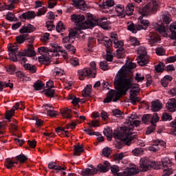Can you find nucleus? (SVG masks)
<instances>
[{
  "label": "nucleus",
  "instance_id": "obj_1",
  "mask_svg": "<svg viewBox=\"0 0 176 176\" xmlns=\"http://www.w3.org/2000/svg\"><path fill=\"white\" fill-rule=\"evenodd\" d=\"M134 79L131 76L128 77H117L114 79L116 90L111 89L107 93V96L103 100V102L109 103L113 100V102L119 101L122 96L126 94L129 89H140L138 84L133 83ZM114 98V99H113Z\"/></svg>",
  "mask_w": 176,
  "mask_h": 176
},
{
  "label": "nucleus",
  "instance_id": "obj_2",
  "mask_svg": "<svg viewBox=\"0 0 176 176\" xmlns=\"http://www.w3.org/2000/svg\"><path fill=\"white\" fill-rule=\"evenodd\" d=\"M126 124L124 126L120 128V131L118 132H114L113 135L116 140H120L121 142L125 144V145H131V141L134 140V138L131 136L133 134V130H134V126L138 127L141 124V121L138 120H133L130 116L126 120Z\"/></svg>",
  "mask_w": 176,
  "mask_h": 176
},
{
  "label": "nucleus",
  "instance_id": "obj_3",
  "mask_svg": "<svg viewBox=\"0 0 176 176\" xmlns=\"http://www.w3.org/2000/svg\"><path fill=\"white\" fill-rule=\"evenodd\" d=\"M71 20L75 23L78 30H87V28H93L94 23L88 20L85 21V15L74 14L71 16ZM84 21V22H83Z\"/></svg>",
  "mask_w": 176,
  "mask_h": 176
},
{
  "label": "nucleus",
  "instance_id": "obj_4",
  "mask_svg": "<svg viewBox=\"0 0 176 176\" xmlns=\"http://www.w3.org/2000/svg\"><path fill=\"white\" fill-rule=\"evenodd\" d=\"M159 8V0H153L151 3H147L143 8L139 10L142 17H146L152 13H155Z\"/></svg>",
  "mask_w": 176,
  "mask_h": 176
},
{
  "label": "nucleus",
  "instance_id": "obj_5",
  "mask_svg": "<svg viewBox=\"0 0 176 176\" xmlns=\"http://www.w3.org/2000/svg\"><path fill=\"white\" fill-rule=\"evenodd\" d=\"M89 65V69L85 68L78 71V76L80 80H83L86 76H91V78H96V74H97V67L96 65H97V64L96 62L92 61L90 63Z\"/></svg>",
  "mask_w": 176,
  "mask_h": 176
},
{
  "label": "nucleus",
  "instance_id": "obj_6",
  "mask_svg": "<svg viewBox=\"0 0 176 176\" xmlns=\"http://www.w3.org/2000/svg\"><path fill=\"white\" fill-rule=\"evenodd\" d=\"M144 16H139V20L140 23L134 24L131 23L128 25V30L133 32V34H137V31H141V30H146L147 27H149L151 24L149 21L144 19Z\"/></svg>",
  "mask_w": 176,
  "mask_h": 176
},
{
  "label": "nucleus",
  "instance_id": "obj_7",
  "mask_svg": "<svg viewBox=\"0 0 176 176\" xmlns=\"http://www.w3.org/2000/svg\"><path fill=\"white\" fill-rule=\"evenodd\" d=\"M137 67V65L135 63L130 62L128 65H124L122 68L118 72L115 76V79L117 78H128L127 73L130 72L131 69H134Z\"/></svg>",
  "mask_w": 176,
  "mask_h": 176
},
{
  "label": "nucleus",
  "instance_id": "obj_8",
  "mask_svg": "<svg viewBox=\"0 0 176 176\" xmlns=\"http://www.w3.org/2000/svg\"><path fill=\"white\" fill-rule=\"evenodd\" d=\"M138 56L136 58L138 61V64L141 67H144V65H146L148 63V58H146V48L145 47L140 46L138 49Z\"/></svg>",
  "mask_w": 176,
  "mask_h": 176
},
{
  "label": "nucleus",
  "instance_id": "obj_9",
  "mask_svg": "<svg viewBox=\"0 0 176 176\" xmlns=\"http://www.w3.org/2000/svg\"><path fill=\"white\" fill-rule=\"evenodd\" d=\"M140 167L142 171H148L151 168H160V166H155L156 162H151L149 158L144 157L140 159Z\"/></svg>",
  "mask_w": 176,
  "mask_h": 176
},
{
  "label": "nucleus",
  "instance_id": "obj_10",
  "mask_svg": "<svg viewBox=\"0 0 176 176\" xmlns=\"http://www.w3.org/2000/svg\"><path fill=\"white\" fill-rule=\"evenodd\" d=\"M98 41L99 43L104 45L107 49V54L106 56L107 61H112V60H113V56L111 54V50L109 49V47L112 46V41H111V38L104 36L102 38L98 39Z\"/></svg>",
  "mask_w": 176,
  "mask_h": 176
},
{
  "label": "nucleus",
  "instance_id": "obj_11",
  "mask_svg": "<svg viewBox=\"0 0 176 176\" xmlns=\"http://www.w3.org/2000/svg\"><path fill=\"white\" fill-rule=\"evenodd\" d=\"M162 164V169L164 170V174L162 176H169L173 174V169L171 166L173 164L168 157H164L161 160Z\"/></svg>",
  "mask_w": 176,
  "mask_h": 176
},
{
  "label": "nucleus",
  "instance_id": "obj_12",
  "mask_svg": "<svg viewBox=\"0 0 176 176\" xmlns=\"http://www.w3.org/2000/svg\"><path fill=\"white\" fill-rule=\"evenodd\" d=\"M9 56L12 61H17V58L21 56V52L19 51V47L14 45H8Z\"/></svg>",
  "mask_w": 176,
  "mask_h": 176
},
{
  "label": "nucleus",
  "instance_id": "obj_13",
  "mask_svg": "<svg viewBox=\"0 0 176 176\" xmlns=\"http://www.w3.org/2000/svg\"><path fill=\"white\" fill-rule=\"evenodd\" d=\"M38 53H41V54H42V53H46L45 56H45V55H42L38 57V61L40 63H44V61H49L50 60V58H49V53L52 51V49H49L47 47H41L38 48Z\"/></svg>",
  "mask_w": 176,
  "mask_h": 176
},
{
  "label": "nucleus",
  "instance_id": "obj_14",
  "mask_svg": "<svg viewBox=\"0 0 176 176\" xmlns=\"http://www.w3.org/2000/svg\"><path fill=\"white\" fill-rule=\"evenodd\" d=\"M140 91H141V89L140 88L131 89L130 91V100L131 102H132L133 105H135L137 102H140V101H141V98L137 96L138 94H140Z\"/></svg>",
  "mask_w": 176,
  "mask_h": 176
},
{
  "label": "nucleus",
  "instance_id": "obj_15",
  "mask_svg": "<svg viewBox=\"0 0 176 176\" xmlns=\"http://www.w3.org/2000/svg\"><path fill=\"white\" fill-rule=\"evenodd\" d=\"M138 168L137 166H133L130 168H127L125 170L121 173H118L117 176H132L135 175V174H138Z\"/></svg>",
  "mask_w": 176,
  "mask_h": 176
},
{
  "label": "nucleus",
  "instance_id": "obj_16",
  "mask_svg": "<svg viewBox=\"0 0 176 176\" xmlns=\"http://www.w3.org/2000/svg\"><path fill=\"white\" fill-rule=\"evenodd\" d=\"M160 146H166V142L163 140H154L153 144L148 147V151L151 152H157L160 150Z\"/></svg>",
  "mask_w": 176,
  "mask_h": 176
},
{
  "label": "nucleus",
  "instance_id": "obj_17",
  "mask_svg": "<svg viewBox=\"0 0 176 176\" xmlns=\"http://www.w3.org/2000/svg\"><path fill=\"white\" fill-rule=\"evenodd\" d=\"M35 55L36 54L32 44L28 45V48L25 49L21 54V56H26V57H34Z\"/></svg>",
  "mask_w": 176,
  "mask_h": 176
},
{
  "label": "nucleus",
  "instance_id": "obj_18",
  "mask_svg": "<svg viewBox=\"0 0 176 176\" xmlns=\"http://www.w3.org/2000/svg\"><path fill=\"white\" fill-rule=\"evenodd\" d=\"M73 2V6L74 8H76V9H80V10H82L85 12L86 9L87 8V5H86V3L85 2V0H72Z\"/></svg>",
  "mask_w": 176,
  "mask_h": 176
},
{
  "label": "nucleus",
  "instance_id": "obj_19",
  "mask_svg": "<svg viewBox=\"0 0 176 176\" xmlns=\"http://www.w3.org/2000/svg\"><path fill=\"white\" fill-rule=\"evenodd\" d=\"M91 168H85L83 169L81 171V174L83 176H92L94 175V174H97V168H94V166H93V165H91L89 166Z\"/></svg>",
  "mask_w": 176,
  "mask_h": 176
},
{
  "label": "nucleus",
  "instance_id": "obj_20",
  "mask_svg": "<svg viewBox=\"0 0 176 176\" xmlns=\"http://www.w3.org/2000/svg\"><path fill=\"white\" fill-rule=\"evenodd\" d=\"M169 112H175L176 111V100L175 98L170 99L166 104Z\"/></svg>",
  "mask_w": 176,
  "mask_h": 176
},
{
  "label": "nucleus",
  "instance_id": "obj_21",
  "mask_svg": "<svg viewBox=\"0 0 176 176\" xmlns=\"http://www.w3.org/2000/svg\"><path fill=\"white\" fill-rule=\"evenodd\" d=\"M33 31H35V28L34 25L29 24L27 25L23 26L20 30V34H30V32H33Z\"/></svg>",
  "mask_w": 176,
  "mask_h": 176
},
{
  "label": "nucleus",
  "instance_id": "obj_22",
  "mask_svg": "<svg viewBox=\"0 0 176 176\" xmlns=\"http://www.w3.org/2000/svg\"><path fill=\"white\" fill-rule=\"evenodd\" d=\"M36 14L34 11H28L26 12L23 13L19 18L23 19L24 20H30V19H34Z\"/></svg>",
  "mask_w": 176,
  "mask_h": 176
},
{
  "label": "nucleus",
  "instance_id": "obj_23",
  "mask_svg": "<svg viewBox=\"0 0 176 176\" xmlns=\"http://www.w3.org/2000/svg\"><path fill=\"white\" fill-rule=\"evenodd\" d=\"M162 108H163V106L162 105V102L160 100H155L151 102V110L153 112H158Z\"/></svg>",
  "mask_w": 176,
  "mask_h": 176
},
{
  "label": "nucleus",
  "instance_id": "obj_24",
  "mask_svg": "<svg viewBox=\"0 0 176 176\" xmlns=\"http://www.w3.org/2000/svg\"><path fill=\"white\" fill-rule=\"evenodd\" d=\"M116 12L117 13V16L118 17H125L126 16V12L124 11V7L122 5H118L116 6Z\"/></svg>",
  "mask_w": 176,
  "mask_h": 176
},
{
  "label": "nucleus",
  "instance_id": "obj_25",
  "mask_svg": "<svg viewBox=\"0 0 176 176\" xmlns=\"http://www.w3.org/2000/svg\"><path fill=\"white\" fill-rule=\"evenodd\" d=\"M48 168H50V170H56V171H57V173H58V171H61V170H67V167L63 166L62 167L61 166H56V162H50L48 164Z\"/></svg>",
  "mask_w": 176,
  "mask_h": 176
},
{
  "label": "nucleus",
  "instance_id": "obj_26",
  "mask_svg": "<svg viewBox=\"0 0 176 176\" xmlns=\"http://www.w3.org/2000/svg\"><path fill=\"white\" fill-rule=\"evenodd\" d=\"M60 113L62 116L65 119H71L72 118V110H71L69 108H65L60 111Z\"/></svg>",
  "mask_w": 176,
  "mask_h": 176
},
{
  "label": "nucleus",
  "instance_id": "obj_27",
  "mask_svg": "<svg viewBox=\"0 0 176 176\" xmlns=\"http://www.w3.org/2000/svg\"><path fill=\"white\" fill-rule=\"evenodd\" d=\"M103 133L104 135L107 137L108 141H111V140H112L113 132L111 131V128L107 126L106 129H104Z\"/></svg>",
  "mask_w": 176,
  "mask_h": 176
},
{
  "label": "nucleus",
  "instance_id": "obj_28",
  "mask_svg": "<svg viewBox=\"0 0 176 176\" xmlns=\"http://www.w3.org/2000/svg\"><path fill=\"white\" fill-rule=\"evenodd\" d=\"M24 68L27 69V71H29L31 74H35L36 72V67L35 65L26 63L23 65Z\"/></svg>",
  "mask_w": 176,
  "mask_h": 176
},
{
  "label": "nucleus",
  "instance_id": "obj_29",
  "mask_svg": "<svg viewBox=\"0 0 176 176\" xmlns=\"http://www.w3.org/2000/svg\"><path fill=\"white\" fill-rule=\"evenodd\" d=\"M113 43L114 47H116V49H118V50H124V49L123 48V46H124V43H123L122 41L115 40Z\"/></svg>",
  "mask_w": 176,
  "mask_h": 176
},
{
  "label": "nucleus",
  "instance_id": "obj_30",
  "mask_svg": "<svg viewBox=\"0 0 176 176\" xmlns=\"http://www.w3.org/2000/svg\"><path fill=\"white\" fill-rule=\"evenodd\" d=\"M91 85H87L86 87L82 91L83 97H89L91 93Z\"/></svg>",
  "mask_w": 176,
  "mask_h": 176
},
{
  "label": "nucleus",
  "instance_id": "obj_31",
  "mask_svg": "<svg viewBox=\"0 0 176 176\" xmlns=\"http://www.w3.org/2000/svg\"><path fill=\"white\" fill-rule=\"evenodd\" d=\"M83 151H85V148H83V146L82 145H76L74 146V155L76 156H79V155H80V153H82V152H83Z\"/></svg>",
  "mask_w": 176,
  "mask_h": 176
},
{
  "label": "nucleus",
  "instance_id": "obj_32",
  "mask_svg": "<svg viewBox=\"0 0 176 176\" xmlns=\"http://www.w3.org/2000/svg\"><path fill=\"white\" fill-rule=\"evenodd\" d=\"M5 87H10V89H13V84L10 82L0 81V91H2Z\"/></svg>",
  "mask_w": 176,
  "mask_h": 176
},
{
  "label": "nucleus",
  "instance_id": "obj_33",
  "mask_svg": "<svg viewBox=\"0 0 176 176\" xmlns=\"http://www.w3.org/2000/svg\"><path fill=\"white\" fill-rule=\"evenodd\" d=\"M34 87L36 91L42 90V89L45 87V83L42 81L38 80L34 84Z\"/></svg>",
  "mask_w": 176,
  "mask_h": 176
},
{
  "label": "nucleus",
  "instance_id": "obj_34",
  "mask_svg": "<svg viewBox=\"0 0 176 176\" xmlns=\"http://www.w3.org/2000/svg\"><path fill=\"white\" fill-rule=\"evenodd\" d=\"M97 24L100 27H102V28H103L104 30H107V28H108L109 21H102V20H97Z\"/></svg>",
  "mask_w": 176,
  "mask_h": 176
},
{
  "label": "nucleus",
  "instance_id": "obj_35",
  "mask_svg": "<svg viewBox=\"0 0 176 176\" xmlns=\"http://www.w3.org/2000/svg\"><path fill=\"white\" fill-rule=\"evenodd\" d=\"M172 39H176V23H171L170 25Z\"/></svg>",
  "mask_w": 176,
  "mask_h": 176
},
{
  "label": "nucleus",
  "instance_id": "obj_36",
  "mask_svg": "<svg viewBox=\"0 0 176 176\" xmlns=\"http://www.w3.org/2000/svg\"><path fill=\"white\" fill-rule=\"evenodd\" d=\"M113 116L119 119H122L124 116V113L122 112L120 109H115L113 110Z\"/></svg>",
  "mask_w": 176,
  "mask_h": 176
},
{
  "label": "nucleus",
  "instance_id": "obj_37",
  "mask_svg": "<svg viewBox=\"0 0 176 176\" xmlns=\"http://www.w3.org/2000/svg\"><path fill=\"white\" fill-rule=\"evenodd\" d=\"M6 20L8 21H17V17L12 12H8L6 14Z\"/></svg>",
  "mask_w": 176,
  "mask_h": 176
},
{
  "label": "nucleus",
  "instance_id": "obj_38",
  "mask_svg": "<svg viewBox=\"0 0 176 176\" xmlns=\"http://www.w3.org/2000/svg\"><path fill=\"white\" fill-rule=\"evenodd\" d=\"M134 12V5L132 3H129L126 8V13L128 16H131Z\"/></svg>",
  "mask_w": 176,
  "mask_h": 176
},
{
  "label": "nucleus",
  "instance_id": "obj_39",
  "mask_svg": "<svg viewBox=\"0 0 176 176\" xmlns=\"http://www.w3.org/2000/svg\"><path fill=\"white\" fill-rule=\"evenodd\" d=\"M159 38L156 36V35L151 34L150 35V38L148 39V42L151 46L155 45V43H157Z\"/></svg>",
  "mask_w": 176,
  "mask_h": 176
},
{
  "label": "nucleus",
  "instance_id": "obj_40",
  "mask_svg": "<svg viewBox=\"0 0 176 176\" xmlns=\"http://www.w3.org/2000/svg\"><path fill=\"white\" fill-rule=\"evenodd\" d=\"M115 1L113 0H107L105 2L103 3V8L107 9V8H112L114 6Z\"/></svg>",
  "mask_w": 176,
  "mask_h": 176
},
{
  "label": "nucleus",
  "instance_id": "obj_41",
  "mask_svg": "<svg viewBox=\"0 0 176 176\" xmlns=\"http://www.w3.org/2000/svg\"><path fill=\"white\" fill-rule=\"evenodd\" d=\"M5 166L7 168L10 169L12 167H14V162L12 159L8 158L6 160Z\"/></svg>",
  "mask_w": 176,
  "mask_h": 176
},
{
  "label": "nucleus",
  "instance_id": "obj_42",
  "mask_svg": "<svg viewBox=\"0 0 176 176\" xmlns=\"http://www.w3.org/2000/svg\"><path fill=\"white\" fill-rule=\"evenodd\" d=\"M162 20L163 22L166 24H170V23H171V17L168 14V12H165V14L162 15Z\"/></svg>",
  "mask_w": 176,
  "mask_h": 176
},
{
  "label": "nucleus",
  "instance_id": "obj_43",
  "mask_svg": "<svg viewBox=\"0 0 176 176\" xmlns=\"http://www.w3.org/2000/svg\"><path fill=\"white\" fill-rule=\"evenodd\" d=\"M132 153L134 156H140V155H144V148H136L132 151Z\"/></svg>",
  "mask_w": 176,
  "mask_h": 176
},
{
  "label": "nucleus",
  "instance_id": "obj_44",
  "mask_svg": "<svg viewBox=\"0 0 176 176\" xmlns=\"http://www.w3.org/2000/svg\"><path fill=\"white\" fill-rule=\"evenodd\" d=\"M156 30L158 31V32H160V34H161V35H163L164 36H166V35H167V33L166 32V28L163 24L159 25Z\"/></svg>",
  "mask_w": 176,
  "mask_h": 176
},
{
  "label": "nucleus",
  "instance_id": "obj_45",
  "mask_svg": "<svg viewBox=\"0 0 176 176\" xmlns=\"http://www.w3.org/2000/svg\"><path fill=\"white\" fill-rule=\"evenodd\" d=\"M65 47L66 50H67L68 52H70V53H72V54H75L76 52V49L75 48V47H74V45H72L71 44L65 45Z\"/></svg>",
  "mask_w": 176,
  "mask_h": 176
},
{
  "label": "nucleus",
  "instance_id": "obj_46",
  "mask_svg": "<svg viewBox=\"0 0 176 176\" xmlns=\"http://www.w3.org/2000/svg\"><path fill=\"white\" fill-rule=\"evenodd\" d=\"M97 171H100V173H107L109 171V168H107L105 166L98 164L96 168Z\"/></svg>",
  "mask_w": 176,
  "mask_h": 176
},
{
  "label": "nucleus",
  "instance_id": "obj_47",
  "mask_svg": "<svg viewBox=\"0 0 176 176\" xmlns=\"http://www.w3.org/2000/svg\"><path fill=\"white\" fill-rule=\"evenodd\" d=\"M159 122V116L157 113H155L151 118V124H156Z\"/></svg>",
  "mask_w": 176,
  "mask_h": 176
},
{
  "label": "nucleus",
  "instance_id": "obj_48",
  "mask_svg": "<svg viewBox=\"0 0 176 176\" xmlns=\"http://www.w3.org/2000/svg\"><path fill=\"white\" fill-rule=\"evenodd\" d=\"M112 152V149L109 147H105L102 150V155L104 156L105 157H108L109 155H111V153Z\"/></svg>",
  "mask_w": 176,
  "mask_h": 176
},
{
  "label": "nucleus",
  "instance_id": "obj_49",
  "mask_svg": "<svg viewBox=\"0 0 176 176\" xmlns=\"http://www.w3.org/2000/svg\"><path fill=\"white\" fill-rule=\"evenodd\" d=\"M94 43H96V41L94 40V38L89 37L88 44H87L89 50H91V49H93V46H94Z\"/></svg>",
  "mask_w": 176,
  "mask_h": 176
},
{
  "label": "nucleus",
  "instance_id": "obj_50",
  "mask_svg": "<svg viewBox=\"0 0 176 176\" xmlns=\"http://www.w3.org/2000/svg\"><path fill=\"white\" fill-rule=\"evenodd\" d=\"M155 52L157 56H164L166 54V50L162 47L155 49Z\"/></svg>",
  "mask_w": 176,
  "mask_h": 176
},
{
  "label": "nucleus",
  "instance_id": "obj_51",
  "mask_svg": "<svg viewBox=\"0 0 176 176\" xmlns=\"http://www.w3.org/2000/svg\"><path fill=\"white\" fill-rule=\"evenodd\" d=\"M151 118H152V116L150 114H145L143 116L142 118V122L146 124V123H149L151 122Z\"/></svg>",
  "mask_w": 176,
  "mask_h": 176
},
{
  "label": "nucleus",
  "instance_id": "obj_52",
  "mask_svg": "<svg viewBox=\"0 0 176 176\" xmlns=\"http://www.w3.org/2000/svg\"><path fill=\"white\" fill-rule=\"evenodd\" d=\"M26 39H27L26 34H22L16 36V41L18 42V43H24V41H25Z\"/></svg>",
  "mask_w": 176,
  "mask_h": 176
},
{
  "label": "nucleus",
  "instance_id": "obj_53",
  "mask_svg": "<svg viewBox=\"0 0 176 176\" xmlns=\"http://www.w3.org/2000/svg\"><path fill=\"white\" fill-rule=\"evenodd\" d=\"M64 30H65V28L64 27V23H63L61 21H59L56 25L57 32H63Z\"/></svg>",
  "mask_w": 176,
  "mask_h": 176
},
{
  "label": "nucleus",
  "instance_id": "obj_54",
  "mask_svg": "<svg viewBox=\"0 0 176 176\" xmlns=\"http://www.w3.org/2000/svg\"><path fill=\"white\" fill-rule=\"evenodd\" d=\"M68 37L70 40V43H74L75 38H76V32L72 31L69 33Z\"/></svg>",
  "mask_w": 176,
  "mask_h": 176
},
{
  "label": "nucleus",
  "instance_id": "obj_55",
  "mask_svg": "<svg viewBox=\"0 0 176 176\" xmlns=\"http://www.w3.org/2000/svg\"><path fill=\"white\" fill-rule=\"evenodd\" d=\"M16 160H19L20 163H24L26 160H28V157L24 155H19L16 157Z\"/></svg>",
  "mask_w": 176,
  "mask_h": 176
},
{
  "label": "nucleus",
  "instance_id": "obj_56",
  "mask_svg": "<svg viewBox=\"0 0 176 176\" xmlns=\"http://www.w3.org/2000/svg\"><path fill=\"white\" fill-rule=\"evenodd\" d=\"M13 113H14V109H11L10 111L6 113V119L7 120H10L12 119V116H13Z\"/></svg>",
  "mask_w": 176,
  "mask_h": 176
},
{
  "label": "nucleus",
  "instance_id": "obj_57",
  "mask_svg": "<svg viewBox=\"0 0 176 176\" xmlns=\"http://www.w3.org/2000/svg\"><path fill=\"white\" fill-rule=\"evenodd\" d=\"M49 58L50 57H58V52H57V50L56 48H52L51 51L49 52Z\"/></svg>",
  "mask_w": 176,
  "mask_h": 176
},
{
  "label": "nucleus",
  "instance_id": "obj_58",
  "mask_svg": "<svg viewBox=\"0 0 176 176\" xmlns=\"http://www.w3.org/2000/svg\"><path fill=\"white\" fill-rule=\"evenodd\" d=\"M45 96H47V97H54V89L47 88V89H45Z\"/></svg>",
  "mask_w": 176,
  "mask_h": 176
},
{
  "label": "nucleus",
  "instance_id": "obj_59",
  "mask_svg": "<svg viewBox=\"0 0 176 176\" xmlns=\"http://www.w3.org/2000/svg\"><path fill=\"white\" fill-rule=\"evenodd\" d=\"M162 120H164V122H167V120H173V117L171 115L165 113L162 115Z\"/></svg>",
  "mask_w": 176,
  "mask_h": 176
},
{
  "label": "nucleus",
  "instance_id": "obj_60",
  "mask_svg": "<svg viewBox=\"0 0 176 176\" xmlns=\"http://www.w3.org/2000/svg\"><path fill=\"white\" fill-rule=\"evenodd\" d=\"M129 42L133 45V46H138L140 45V41L137 40V38L130 36L129 37Z\"/></svg>",
  "mask_w": 176,
  "mask_h": 176
},
{
  "label": "nucleus",
  "instance_id": "obj_61",
  "mask_svg": "<svg viewBox=\"0 0 176 176\" xmlns=\"http://www.w3.org/2000/svg\"><path fill=\"white\" fill-rule=\"evenodd\" d=\"M145 79V77L142 76L141 74L137 73L135 76V80L136 82H143V80Z\"/></svg>",
  "mask_w": 176,
  "mask_h": 176
},
{
  "label": "nucleus",
  "instance_id": "obj_62",
  "mask_svg": "<svg viewBox=\"0 0 176 176\" xmlns=\"http://www.w3.org/2000/svg\"><path fill=\"white\" fill-rule=\"evenodd\" d=\"M123 157H124L123 153L115 154L113 156V159H114V160H116V162H120V160H122V159H123Z\"/></svg>",
  "mask_w": 176,
  "mask_h": 176
},
{
  "label": "nucleus",
  "instance_id": "obj_63",
  "mask_svg": "<svg viewBox=\"0 0 176 176\" xmlns=\"http://www.w3.org/2000/svg\"><path fill=\"white\" fill-rule=\"evenodd\" d=\"M70 64L73 65V67H77V65H79V58H72L70 59Z\"/></svg>",
  "mask_w": 176,
  "mask_h": 176
},
{
  "label": "nucleus",
  "instance_id": "obj_64",
  "mask_svg": "<svg viewBox=\"0 0 176 176\" xmlns=\"http://www.w3.org/2000/svg\"><path fill=\"white\" fill-rule=\"evenodd\" d=\"M100 67L101 68V69H102L103 71H107V69H108V63H107V61L103 60L101 61L100 63Z\"/></svg>",
  "mask_w": 176,
  "mask_h": 176
}]
</instances>
